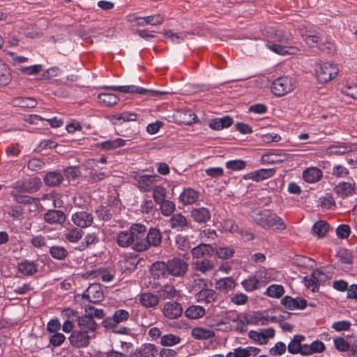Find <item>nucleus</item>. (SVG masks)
Here are the masks:
<instances>
[{"label":"nucleus","mask_w":357,"mask_h":357,"mask_svg":"<svg viewBox=\"0 0 357 357\" xmlns=\"http://www.w3.org/2000/svg\"><path fill=\"white\" fill-rule=\"evenodd\" d=\"M264 35L266 37V47L279 55L296 54L299 51L298 43L289 31L269 28Z\"/></svg>","instance_id":"1"},{"label":"nucleus","mask_w":357,"mask_h":357,"mask_svg":"<svg viewBox=\"0 0 357 357\" xmlns=\"http://www.w3.org/2000/svg\"><path fill=\"white\" fill-rule=\"evenodd\" d=\"M297 85L296 78L291 75H283L273 80L271 91L276 97H282L291 93Z\"/></svg>","instance_id":"2"},{"label":"nucleus","mask_w":357,"mask_h":357,"mask_svg":"<svg viewBox=\"0 0 357 357\" xmlns=\"http://www.w3.org/2000/svg\"><path fill=\"white\" fill-rule=\"evenodd\" d=\"M316 76L319 82L326 83L338 74L337 66L329 62H317L314 66Z\"/></svg>","instance_id":"3"},{"label":"nucleus","mask_w":357,"mask_h":357,"mask_svg":"<svg viewBox=\"0 0 357 357\" xmlns=\"http://www.w3.org/2000/svg\"><path fill=\"white\" fill-rule=\"evenodd\" d=\"M132 249L138 252L148 250L146 238V226L139 223L132 225Z\"/></svg>","instance_id":"4"},{"label":"nucleus","mask_w":357,"mask_h":357,"mask_svg":"<svg viewBox=\"0 0 357 357\" xmlns=\"http://www.w3.org/2000/svg\"><path fill=\"white\" fill-rule=\"evenodd\" d=\"M105 89H111L114 91L123 93H135L140 95L149 94L151 97H156L159 95L167 93L166 91H157L153 89H146L141 86L135 85H124V86H105Z\"/></svg>","instance_id":"5"},{"label":"nucleus","mask_w":357,"mask_h":357,"mask_svg":"<svg viewBox=\"0 0 357 357\" xmlns=\"http://www.w3.org/2000/svg\"><path fill=\"white\" fill-rule=\"evenodd\" d=\"M133 178L136 181V185L141 192H151L155 183L161 180V177L157 174H142L136 173Z\"/></svg>","instance_id":"6"},{"label":"nucleus","mask_w":357,"mask_h":357,"mask_svg":"<svg viewBox=\"0 0 357 357\" xmlns=\"http://www.w3.org/2000/svg\"><path fill=\"white\" fill-rule=\"evenodd\" d=\"M150 274L154 284L162 285V283L170 275L167 262L155 261L152 264Z\"/></svg>","instance_id":"7"},{"label":"nucleus","mask_w":357,"mask_h":357,"mask_svg":"<svg viewBox=\"0 0 357 357\" xmlns=\"http://www.w3.org/2000/svg\"><path fill=\"white\" fill-rule=\"evenodd\" d=\"M169 275L175 278H183L188 270V263L179 257H174L167 261Z\"/></svg>","instance_id":"8"},{"label":"nucleus","mask_w":357,"mask_h":357,"mask_svg":"<svg viewBox=\"0 0 357 357\" xmlns=\"http://www.w3.org/2000/svg\"><path fill=\"white\" fill-rule=\"evenodd\" d=\"M91 337L92 336L86 331L77 329L71 333L68 340L70 344L75 348H85L89 345Z\"/></svg>","instance_id":"9"},{"label":"nucleus","mask_w":357,"mask_h":357,"mask_svg":"<svg viewBox=\"0 0 357 357\" xmlns=\"http://www.w3.org/2000/svg\"><path fill=\"white\" fill-rule=\"evenodd\" d=\"M170 228L176 231H186L191 227L190 220L181 213H174L168 220Z\"/></svg>","instance_id":"10"},{"label":"nucleus","mask_w":357,"mask_h":357,"mask_svg":"<svg viewBox=\"0 0 357 357\" xmlns=\"http://www.w3.org/2000/svg\"><path fill=\"white\" fill-rule=\"evenodd\" d=\"M41 185V181L38 177H33L22 181H17L13 185V189L24 193H33L38 191Z\"/></svg>","instance_id":"11"},{"label":"nucleus","mask_w":357,"mask_h":357,"mask_svg":"<svg viewBox=\"0 0 357 357\" xmlns=\"http://www.w3.org/2000/svg\"><path fill=\"white\" fill-rule=\"evenodd\" d=\"M71 220L79 229L87 228L93 224V216L88 211H80L72 214Z\"/></svg>","instance_id":"12"},{"label":"nucleus","mask_w":357,"mask_h":357,"mask_svg":"<svg viewBox=\"0 0 357 357\" xmlns=\"http://www.w3.org/2000/svg\"><path fill=\"white\" fill-rule=\"evenodd\" d=\"M273 212L267 209L255 208L250 212L253 221L264 229H267Z\"/></svg>","instance_id":"13"},{"label":"nucleus","mask_w":357,"mask_h":357,"mask_svg":"<svg viewBox=\"0 0 357 357\" xmlns=\"http://www.w3.org/2000/svg\"><path fill=\"white\" fill-rule=\"evenodd\" d=\"M191 255L193 259H202L212 257L214 248L210 243H201L191 249Z\"/></svg>","instance_id":"14"},{"label":"nucleus","mask_w":357,"mask_h":357,"mask_svg":"<svg viewBox=\"0 0 357 357\" xmlns=\"http://www.w3.org/2000/svg\"><path fill=\"white\" fill-rule=\"evenodd\" d=\"M43 220L51 225H62L66 220V215L61 210L49 209L44 213Z\"/></svg>","instance_id":"15"},{"label":"nucleus","mask_w":357,"mask_h":357,"mask_svg":"<svg viewBox=\"0 0 357 357\" xmlns=\"http://www.w3.org/2000/svg\"><path fill=\"white\" fill-rule=\"evenodd\" d=\"M162 311L163 315L167 319H175L182 314L183 308L180 303L169 301L164 304Z\"/></svg>","instance_id":"16"},{"label":"nucleus","mask_w":357,"mask_h":357,"mask_svg":"<svg viewBox=\"0 0 357 357\" xmlns=\"http://www.w3.org/2000/svg\"><path fill=\"white\" fill-rule=\"evenodd\" d=\"M355 182L342 181L338 183L333 188L334 192L340 197L344 199L355 194Z\"/></svg>","instance_id":"17"},{"label":"nucleus","mask_w":357,"mask_h":357,"mask_svg":"<svg viewBox=\"0 0 357 357\" xmlns=\"http://www.w3.org/2000/svg\"><path fill=\"white\" fill-rule=\"evenodd\" d=\"M199 198V192L192 188H184L178 196V201L184 206L195 204Z\"/></svg>","instance_id":"18"},{"label":"nucleus","mask_w":357,"mask_h":357,"mask_svg":"<svg viewBox=\"0 0 357 357\" xmlns=\"http://www.w3.org/2000/svg\"><path fill=\"white\" fill-rule=\"evenodd\" d=\"M281 304L290 310H303L307 306V301L301 297L292 298L285 296L281 299Z\"/></svg>","instance_id":"19"},{"label":"nucleus","mask_w":357,"mask_h":357,"mask_svg":"<svg viewBox=\"0 0 357 357\" xmlns=\"http://www.w3.org/2000/svg\"><path fill=\"white\" fill-rule=\"evenodd\" d=\"M192 266L195 271L204 275H207L212 272L215 266L214 261L208 258L195 260L192 262Z\"/></svg>","instance_id":"20"},{"label":"nucleus","mask_w":357,"mask_h":357,"mask_svg":"<svg viewBox=\"0 0 357 357\" xmlns=\"http://www.w3.org/2000/svg\"><path fill=\"white\" fill-rule=\"evenodd\" d=\"M274 174V169H260L245 174L243 176V178L245 180L252 179L255 181L259 182L271 178Z\"/></svg>","instance_id":"21"},{"label":"nucleus","mask_w":357,"mask_h":357,"mask_svg":"<svg viewBox=\"0 0 357 357\" xmlns=\"http://www.w3.org/2000/svg\"><path fill=\"white\" fill-rule=\"evenodd\" d=\"M130 317L129 312L123 309L117 310L114 312L112 317L105 321V327L114 328L116 324L125 322Z\"/></svg>","instance_id":"22"},{"label":"nucleus","mask_w":357,"mask_h":357,"mask_svg":"<svg viewBox=\"0 0 357 357\" xmlns=\"http://www.w3.org/2000/svg\"><path fill=\"white\" fill-rule=\"evenodd\" d=\"M190 217L195 222L203 224L211 219V214L206 207L194 208L190 211Z\"/></svg>","instance_id":"23"},{"label":"nucleus","mask_w":357,"mask_h":357,"mask_svg":"<svg viewBox=\"0 0 357 357\" xmlns=\"http://www.w3.org/2000/svg\"><path fill=\"white\" fill-rule=\"evenodd\" d=\"M77 325L79 329L85 331L90 335L96 331L98 326L97 323L93 320V319H91V317L87 316L85 314L78 317Z\"/></svg>","instance_id":"24"},{"label":"nucleus","mask_w":357,"mask_h":357,"mask_svg":"<svg viewBox=\"0 0 357 357\" xmlns=\"http://www.w3.org/2000/svg\"><path fill=\"white\" fill-rule=\"evenodd\" d=\"M84 296L87 297L90 302L98 303L103 298V292L101 287L98 284H91L84 293Z\"/></svg>","instance_id":"25"},{"label":"nucleus","mask_w":357,"mask_h":357,"mask_svg":"<svg viewBox=\"0 0 357 357\" xmlns=\"http://www.w3.org/2000/svg\"><path fill=\"white\" fill-rule=\"evenodd\" d=\"M146 238L148 243V249L151 247H158L161 244L162 234L158 229L151 227L149 231L146 229Z\"/></svg>","instance_id":"26"},{"label":"nucleus","mask_w":357,"mask_h":357,"mask_svg":"<svg viewBox=\"0 0 357 357\" xmlns=\"http://www.w3.org/2000/svg\"><path fill=\"white\" fill-rule=\"evenodd\" d=\"M305 337L302 335H295L287 345V351L291 354H300L303 356V344L302 342Z\"/></svg>","instance_id":"27"},{"label":"nucleus","mask_w":357,"mask_h":357,"mask_svg":"<svg viewBox=\"0 0 357 357\" xmlns=\"http://www.w3.org/2000/svg\"><path fill=\"white\" fill-rule=\"evenodd\" d=\"M116 241L121 248H128L132 246V225L128 230L120 231L116 236Z\"/></svg>","instance_id":"28"},{"label":"nucleus","mask_w":357,"mask_h":357,"mask_svg":"<svg viewBox=\"0 0 357 357\" xmlns=\"http://www.w3.org/2000/svg\"><path fill=\"white\" fill-rule=\"evenodd\" d=\"M43 180L46 185L56 187L60 185L63 182V174L59 170L50 171L46 173Z\"/></svg>","instance_id":"29"},{"label":"nucleus","mask_w":357,"mask_h":357,"mask_svg":"<svg viewBox=\"0 0 357 357\" xmlns=\"http://www.w3.org/2000/svg\"><path fill=\"white\" fill-rule=\"evenodd\" d=\"M139 262V259L137 256L126 257L122 260L119 261V266L121 271L126 273H129L133 271Z\"/></svg>","instance_id":"30"},{"label":"nucleus","mask_w":357,"mask_h":357,"mask_svg":"<svg viewBox=\"0 0 357 357\" xmlns=\"http://www.w3.org/2000/svg\"><path fill=\"white\" fill-rule=\"evenodd\" d=\"M128 140L116 138L96 143V147L102 150H113L126 145Z\"/></svg>","instance_id":"31"},{"label":"nucleus","mask_w":357,"mask_h":357,"mask_svg":"<svg viewBox=\"0 0 357 357\" xmlns=\"http://www.w3.org/2000/svg\"><path fill=\"white\" fill-rule=\"evenodd\" d=\"M322 177V172L317 167H310L303 172V180L309 183L319 181Z\"/></svg>","instance_id":"32"},{"label":"nucleus","mask_w":357,"mask_h":357,"mask_svg":"<svg viewBox=\"0 0 357 357\" xmlns=\"http://www.w3.org/2000/svg\"><path fill=\"white\" fill-rule=\"evenodd\" d=\"M236 283L232 277H225L218 280L215 283V288L220 292L227 293L233 289Z\"/></svg>","instance_id":"33"},{"label":"nucleus","mask_w":357,"mask_h":357,"mask_svg":"<svg viewBox=\"0 0 357 357\" xmlns=\"http://www.w3.org/2000/svg\"><path fill=\"white\" fill-rule=\"evenodd\" d=\"M18 271L24 275H33L38 272V264L33 261L23 260L18 264Z\"/></svg>","instance_id":"34"},{"label":"nucleus","mask_w":357,"mask_h":357,"mask_svg":"<svg viewBox=\"0 0 357 357\" xmlns=\"http://www.w3.org/2000/svg\"><path fill=\"white\" fill-rule=\"evenodd\" d=\"M287 157L280 152H268L261 156V160L264 164H280L286 160Z\"/></svg>","instance_id":"35"},{"label":"nucleus","mask_w":357,"mask_h":357,"mask_svg":"<svg viewBox=\"0 0 357 357\" xmlns=\"http://www.w3.org/2000/svg\"><path fill=\"white\" fill-rule=\"evenodd\" d=\"M232 123L233 119L229 116H225L212 119L209 123V127L215 130H220L229 128Z\"/></svg>","instance_id":"36"},{"label":"nucleus","mask_w":357,"mask_h":357,"mask_svg":"<svg viewBox=\"0 0 357 357\" xmlns=\"http://www.w3.org/2000/svg\"><path fill=\"white\" fill-rule=\"evenodd\" d=\"M84 235V231L77 227H70L64 231L63 236L65 239L71 243L79 242Z\"/></svg>","instance_id":"37"},{"label":"nucleus","mask_w":357,"mask_h":357,"mask_svg":"<svg viewBox=\"0 0 357 357\" xmlns=\"http://www.w3.org/2000/svg\"><path fill=\"white\" fill-rule=\"evenodd\" d=\"M196 296L199 301L211 303L217 299L218 294L215 290L204 288L201 289L196 294Z\"/></svg>","instance_id":"38"},{"label":"nucleus","mask_w":357,"mask_h":357,"mask_svg":"<svg viewBox=\"0 0 357 357\" xmlns=\"http://www.w3.org/2000/svg\"><path fill=\"white\" fill-rule=\"evenodd\" d=\"M97 100L101 105L111 107L119 101V98L114 93H101L98 96Z\"/></svg>","instance_id":"39"},{"label":"nucleus","mask_w":357,"mask_h":357,"mask_svg":"<svg viewBox=\"0 0 357 357\" xmlns=\"http://www.w3.org/2000/svg\"><path fill=\"white\" fill-rule=\"evenodd\" d=\"M325 349V345L321 341L315 340L310 344H303V356L311 355L315 353L322 352Z\"/></svg>","instance_id":"40"},{"label":"nucleus","mask_w":357,"mask_h":357,"mask_svg":"<svg viewBox=\"0 0 357 357\" xmlns=\"http://www.w3.org/2000/svg\"><path fill=\"white\" fill-rule=\"evenodd\" d=\"M139 303L146 307H153L159 303L158 297L149 292H145L139 296Z\"/></svg>","instance_id":"41"},{"label":"nucleus","mask_w":357,"mask_h":357,"mask_svg":"<svg viewBox=\"0 0 357 357\" xmlns=\"http://www.w3.org/2000/svg\"><path fill=\"white\" fill-rule=\"evenodd\" d=\"M269 220L267 229H271L275 231H280L287 229L285 222L275 213H273Z\"/></svg>","instance_id":"42"},{"label":"nucleus","mask_w":357,"mask_h":357,"mask_svg":"<svg viewBox=\"0 0 357 357\" xmlns=\"http://www.w3.org/2000/svg\"><path fill=\"white\" fill-rule=\"evenodd\" d=\"M192 336L197 340H207L215 336L213 330L202 327L194 328L191 331Z\"/></svg>","instance_id":"43"},{"label":"nucleus","mask_w":357,"mask_h":357,"mask_svg":"<svg viewBox=\"0 0 357 357\" xmlns=\"http://www.w3.org/2000/svg\"><path fill=\"white\" fill-rule=\"evenodd\" d=\"M157 204L159 206V208L160 210V213L163 216L169 217L174 214V212L176 211V205L174 202L169 199H164Z\"/></svg>","instance_id":"44"},{"label":"nucleus","mask_w":357,"mask_h":357,"mask_svg":"<svg viewBox=\"0 0 357 357\" xmlns=\"http://www.w3.org/2000/svg\"><path fill=\"white\" fill-rule=\"evenodd\" d=\"M205 314V309L200 305H190L185 311V316L190 319H197Z\"/></svg>","instance_id":"45"},{"label":"nucleus","mask_w":357,"mask_h":357,"mask_svg":"<svg viewBox=\"0 0 357 357\" xmlns=\"http://www.w3.org/2000/svg\"><path fill=\"white\" fill-rule=\"evenodd\" d=\"M214 253L219 259H229L235 254V249L233 246H220L214 250Z\"/></svg>","instance_id":"46"},{"label":"nucleus","mask_w":357,"mask_h":357,"mask_svg":"<svg viewBox=\"0 0 357 357\" xmlns=\"http://www.w3.org/2000/svg\"><path fill=\"white\" fill-rule=\"evenodd\" d=\"M50 254L52 258L61 261L65 259L69 253L63 246L53 245L50 248Z\"/></svg>","instance_id":"47"},{"label":"nucleus","mask_w":357,"mask_h":357,"mask_svg":"<svg viewBox=\"0 0 357 357\" xmlns=\"http://www.w3.org/2000/svg\"><path fill=\"white\" fill-rule=\"evenodd\" d=\"M11 73L8 66L0 59V86H6L11 81Z\"/></svg>","instance_id":"48"},{"label":"nucleus","mask_w":357,"mask_h":357,"mask_svg":"<svg viewBox=\"0 0 357 357\" xmlns=\"http://www.w3.org/2000/svg\"><path fill=\"white\" fill-rule=\"evenodd\" d=\"M161 286L162 288L159 291V294L163 299H172L178 296V292L174 286L167 284Z\"/></svg>","instance_id":"49"},{"label":"nucleus","mask_w":357,"mask_h":357,"mask_svg":"<svg viewBox=\"0 0 357 357\" xmlns=\"http://www.w3.org/2000/svg\"><path fill=\"white\" fill-rule=\"evenodd\" d=\"M175 243L178 249L187 252L191 250V243L188 236L178 234L175 237Z\"/></svg>","instance_id":"50"},{"label":"nucleus","mask_w":357,"mask_h":357,"mask_svg":"<svg viewBox=\"0 0 357 357\" xmlns=\"http://www.w3.org/2000/svg\"><path fill=\"white\" fill-rule=\"evenodd\" d=\"M259 280L257 276L250 275L241 282V284L246 291L250 292L259 287Z\"/></svg>","instance_id":"51"},{"label":"nucleus","mask_w":357,"mask_h":357,"mask_svg":"<svg viewBox=\"0 0 357 357\" xmlns=\"http://www.w3.org/2000/svg\"><path fill=\"white\" fill-rule=\"evenodd\" d=\"M235 349L239 357H255L261 351L260 349L252 346L246 347H238Z\"/></svg>","instance_id":"52"},{"label":"nucleus","mask_w":357,"mask_h":357,"mask_svg":"<svg viewBox=\"0 0 357 357\" xmlns=\"http://www.w3.org/2000/svg\"><path fill=\"white\" fill-rule=\"evenodd\" d=\"M154 201L151 200V199H144L139 206V211L141 213L144 214H148V215H154L156 207L154 204Z\"/></svg>","instance_id":"53"},{"label":"nucleus","mask_w":357,"mask_h":357,"mask_svg":"<svg viewBox=\"0 0 357 357\" xmlns=\"http://www.w3.org/2000/svg\"><path fill=\"white\" fill-rule=\"evenodd\" d=\"M13 103L15 106L22 108H33L36 105V101L28 97H17L14 99Z\"/></svg>","instance_id":"54"},{"label":"nucleus","mask_w":357,"mask_h":357,"mask_svg":"<svg viewBox=\"0 0 357 357\" xmlns=\"http://www.w3.org/2000/svg\"><path fill=\"white\" fill-rule=\"evenodd\" d=\"M329 229V225L324 220L316 222L312 227V231L319 238L324 237Z\"/></svg>","instance_id":"55"},{"label":"nucleus","mask_w":357,"mask_h":357,"mask_svg":"<svg viewBox=\"0 0 357 357\" xmlns=\"http://www.w3.org/2000/svg\"><path fill=\"white\" fill-rule=\"evenodd\" d=\"M151 191L153 201L156 204L166 199L167 190L164 186L155 184Z\"/></svg>","instance_id":"56"},{"label":"nucleus","mask_w":357,"mask_h":357,"mask_svg":"<svg viewBox=\"0 0 357 357\" xmlns=\"http://www.w3.org/2000/svg\"><path fill=\"white\" fill-rule=\"evenodd\" d=\"M199 237L202 243H209L217 238L216 231L213 229H205L200 231Z\"/></svg>","instance_id":"57"},{"label":"nucleus","mask_w":357,"mask_h":357,"mask_svg":"<svg viewBox=\"0 0 357 357\" xmlns=\"http://www.w3.org/2000/svg\"><path fill=\"white\" fill-rule=\"evenodd\" d=\"M284 293V287L280 284H271L266 290L265 294L267 296L278 298Z\"/></svg>","instance_id":"58"},{"label":"nucleus","mask_w":357,"mask_h":357,"mask_svg":"<svg viewBox=\"0 0 357 357\" xmlns=\"http://www.w3.org/2000/svg\"><path fill=\"white\" fill-rule=\"evenodd\" d=\"M96 213L99 219L108 221L112 218V212L108 206H99L96 209Z\"/></svg>","instance_id":"59"},{"label":"nucleus","mask_w":357,"mask_h":357,"mask_svg":"<svg viewBox=\"0 0 357 357\" xmlns=\"http://www.w3.org/2000/svg\"><path fill=\"white\" fill-rule=\"evenodd\" d=\"M66 340V336L59 331L49 334V342L54 347H60Z\"/></svg>","instance_id":"60"},{"label":"nucleus","mask_w":357,"mask_h":357,"mask_svg":"<svg viewBox=\"0 0 357 357\" xmlns=\"http://www.w3.org/2000/svg\"><path fill=\"white\" fill-rule=\"evenodd\" d=\"M191 32H183L181 33H174L172 31H166L165 32V36L166 38H169L174 43H181L187 37L188 35H192Z\"/></svg>","instance_id":"61"},{"label":"nucleus","mask_w":357,"mask_h":357,"mask_svg":"<svg viewBox=\"0 0 357 357\" xmlns=\"http://www.w3.org/2000/svg\"><path fill=\"white\" fill-rule=\"evenodd\" d=\"M181 338L174 334H167L161 337L160 344L165 347H172L178 344Z\"/></svg>","instance_id":"62"},{"label":"nucleus","mask_w":357,"mask_h":357,"mask_svg":"<svg viewBox=\"0 0 357 357\" xmlns=\"http://www.w3.org/2000/svg\"><path fill=\"white\" fill-rule=\"evenodd\" d=\"M157 350L151 344H143L139 350V354L142 357H155Z\"/></svg>","instance_id":"63"},{"label":"nucleus","mask_w":357,"mask_h":357,"mask_svg":"<svg viewBox=\"0 0 357 357\" xmlns=\"http://www.w3.org/2000/svg\"><path fill=\"white\" fill-rule=\"evenodd\" d=\"M22 193L24 192H18L13 189V190L10 192V195L17 203L24 204H31L33 201V198L27 195H22Z\"/></svg>","instance_id":"64"}]
</instances>
